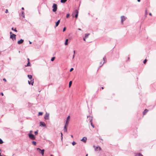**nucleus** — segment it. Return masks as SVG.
<instances>
[{
    "label": "nucleus",
    "mask_w": 156,
    "mask_h": 156,
    "mask_svg": "<svg viewBox=\"0 0 156 156\" xmlns=\"http://www.w3.org/2000/svg\"><path fill=\"white\" fill-rule=\"evenodd\" d=\"M52 8H53L52 11L54 12H56L57 9V5L55 3L53 4Z\"/></svg>",
    "instance_id": "nucleus-1"
},
{
    "label": "nucleus",
    "mask_w": 156,
    "mask_h": 156,
    "mask_svg": "<svg viewBox=\"0 0 156 156\" xmlns=\"http://www.w3.org/2000/svg\"><path fill=\"white\" fill-rule=\"evenodd\" d=\"M93 147L94 148V150L95 151H100L101 150V148L99 146H96L94 145Z\"/></svg>",
    "instance_id": "nucleus-2"
},
{
    "label": "nucleus",
    "mask_w": 156,
    "mask_h": 156,
    "mask_svg": "<svg viewBox=\"0 0 156 156\" xmlns=\"http://www.w3.org/2000/svg\"><path fill=\"white\" fill-rule=\"evenodd\" d=\"M10 38H12L13 41V38H14V40H15L16 35L15 34H12V32H10Z\"/></svg>",
    "instance_id": "nucleus-3"
},
{
    "label": "nucleus",
    "mask_w": 156,
    "mask_h": 156,
    "mask_svg": "<svg viewBox=\"0 0 156 156\" xmlns=\"http://www.w3.org/2000/svg\"><path fill=\"white\" fill-rule=\"evenodd\" d=\"M37 151H41V152L40 153H41L42 156L44 155V149H43L42 150H41L40 148H37Z\"/></svg>",
    "instance_id": "nucleus-4"
},
{
    "label": "nucleus",
    "mask_w": 156,
    "mask_h": 156,
    "mask_svg": "<svg viewBox=\"0 0 156 156\" xmlns=\"http://www.w3.org/2000/svg\"><path fill=\"white\" fill-rule=\"evenodd\" d=\"M78 11L77 10H76L73 13L72 15H73V14H74V13H76V14L75 15V17L76 18H77L78 16Z\"/></svg>",
    "instance_id": "nucleus-5"
},
{
    "label": "nucleus",
    "mask_w": 156,
    "mask_h": 156,
    "mask_svg": "<svg viewBox=\"0 0 156 156\" xmlns=\"http://www.w3.org/2000/svg\"><path fill=\"white\" fill-rule=\"evenodd\" d=\"M70 118V117L69 115L67 117V118L66 120V126H68V124L69 123V121Z\"/></svg>",
    "instance_id": "nucleus-6"
},
{
    "label": "nucleus",
    "mask_w": 156,
    "mask_h": 156,
    "mask_svg": "<svg viewBox=\"0 0 156 156\" xmlns=\"http://www.w3.org/2000/svg\"><path fill=\"white\" fill-rule=\"evenodd\" d=\"M29 138L32 140H34L35 139V137L32 134H29Z\"/></svg>",
    "instance_id": "nucleus-7"
},
{
    "label": "nucleus",
    "mask_w": 156,
    "mask_h": 156,
    "mask_svg": "<svg viewBox=\"0 0 156 156\" xmlns=\"http://www.w3.org/2000/svg\"><path fill=\"white\" fill-rule=\"evenodd\" d=\"M44 119H49V114L46 113L44 116Z\"/></svg>",
    "instance_id": "nucleus-8"
},
{
    "label": "nucleus",
    "mask_w": 156,
    "mask_h": 156,
    "mask_svg": "<svg viewBox=\"0 0 156 156\" xmlns=\"http://www.w3.org/2000/svg\"><path fill=\"white\" fill-rule=\"evenodd\" d=\"M30 80H28V83L29 84H31L32 85H33V84L34 83V79Z\"/></svg>",
    "instance_id": "nucleus-9"
},
{
    "label": "nucleus",
    "mask_w": 156,
    "mask_h": 156,
    "mask_svg": "<svg viewBox=\"0 0 156 156\" xmlns=\"http://www.w3.org/2000/svg\"><path fill=\"white\" fill-rule=\"evenodd\" d=\"M121 22L122 23H123V21L126 20V18L124 16H122L121 17Z\"/></svg>",
    "instance_id": "nucleus-10"
},
{
    "label": "nucleus",
    "mask_w": 156,
    "mask_h": 156,
    "mask_svg": "<svg viewBox=\"0 0 156 156\" xmlns=\"http://www.w3.org/2000/svg\"><path fill=\"white\" fill-rule=\"evenodd\" d=\"M40 125L41 126H46V124L44 122H40Z\"/></svg>",
    "instance_id": "nucleus-11"
},
{
    "label": "nucleus",
    "mask_w": 156,
    "mask_h": 156,
    "mask_svg": "<svg viewBox=\"0 0 156 156\" xmlns=\"http://www.w3.org/2000/svg\"><path fill=\"white\" fill-rule=\"evenodd\" d=\"M23 41L24 40L21 39L18 41V44H21L23 42Z\"/></svg>",
    "instance_id": "nucleus-12"
},
{
    "label": "nucleus",
    "mask_w": 156,
    "mask_h": 156,
    "mask_svg": "<svg viewBox=\"0 0 156 156\" xmlns=\"http://www.w3.org/2000/svg\"><path fill=\"white\" fill-rule=\"evenodd\" d=\"M87 138L86 137H83L81 140V141L85 143L86 142Z\"/></svg>",
    "instance_id": "nucleus-13"
},
{
    "label": "nucleus",
    "mask_w": 156,
    "mask_h": 156,
    "mask_svg": "<svg viewBox=\"0 0 156 156\" xmlns=\"http://www.w3.org/2000/svg\"><path fill=\"white\" fill-rule=\"evenodd\" d=\"M148 110L147 109H145L143 112V115H145L146 114V113L148 112Z\"/></svg>",
    "instance_id": "nucleus-14"
},
{
    "label": "nucleus",
    "mask_w": 156,
    "mask_h": 156,
    "mask_svg": "<svg viewBox=\"0 0 156 156\" xmlns=\"http://www.w3.org/2000/svg\"><path fill=\"white\" fill-rule=\"evenodd\" d=\"M92 119H90V122L91 125L92 126L93 128H94V125L93 124V123H92Z\"/></svg>",
    "instance_id": "nucleus-15"
},
{
    "label": "nucleus",
    "mask_w": 156,
    "mask_h": 156,
    "mask_svg": "<svg viewBox=\"0 0 156 156\" xmlns=\"http://www.w3.org/2000/svg\"><path fill=\"white\" fill-rule=\"evenodd\" d=\"M60 22V20H59L56 23L55 27H57L58 26V25H59Z\"/></svg>",
    "instance_id": "nucleus-16"
},
{
    "label": "nucleus",
    "mask_w": 156,
    "mask_h": 156,
    "mask_svg": "<svg viewBox=\"0 0 156 156\" xmlns=\"http://www.w3.org/2000/svg\"><path fill=\"white\" fill-rule=\"evenodd\" d=\"M27 76H28V77L29 78L30 80H31V79H33L32 78V75H28Z\"/></svg>",
    "instance_id": "nucleus-17"
},
{
    "label": "nucleus",
    "mask_w": 156,
    "mask_h": 156,
    "mask_svg": "<svg viewBox=\"0 0 156 156\" xmlns=\"http://www.w3.org/2000/svg\"><path fill=\"white\" fill-rule=\"evenodd\" d=\"M66 126V124H65V125L64 127V131L66 132H67V126Z\"/></svg>",
    "instance_id": "nucleus-18"
},
{
    "label": "nucleus",
    "mask_w": 156,
    "mask_h": 156,
    "mask_svg": "<svg viewBox=\"0 0 156 156\" xmlns=\"http://www.w3.org/2000/svg\"><path fill=\"white\" fill-rule=\"evenodd\" d=\"M136 156H143L142 154H141L140 153H139L136 154Z\"/></svg>",
    "instance_id": "nucleus-19"
},
{
    "label": "nucleus",
    "mask_w": 156,
    "mask_h": 156,
    "mask_svg": "<svg viewBox=\"0 0 156 156\" xmlns=\"http://www.w3.org/2000/svg\"><path fill=\"white\" fill-rule=\"evenodd\" d=\"M68 39H66V40L65 42V44L66 45H67L68 44Z\"/></svg>",
    "instance_id": "nucleus-20"
},
{
    "label": "nucleus",
    "mask_w": 156,
    "mask_h": 156,
    "mask_svg": "<svg viewBox=\"0 0 156 156\" xmlns=\"http://www.w3.org/2000/svg\"><path fill=\"white\" fill-rule=\"evenodd\" d=\"M72 84V81H70L69 83V87H70L71 86Z\"/></svg>",
    "instance_id": "nucleus-21"
},
{
    "label": "nucleus",
    "mask_w": 156,
    "mask_h": 156,
    "mask_svg": "<svg viewBox=\"0 0 156 156\" xmlns=\"http://www.w3.org/2000/svg\"><path fill=\"white\" fill-rule=\"evenodd\" d=\"M30 66V62H28V63L27 65L25 66Z\"/></svg>",
    "instance_id": "nucleus-22"
},
{
    "label": "nucleus",
    "mask_w": 156,
    "mask_h": 156,
    "mask_svg": "<svg viewBox=\"0 0 156 156\" xmlns=\"http://www.w3.org/2000/svg\"><path fill=\"white\" fill-rule=\"evenodd\" d=\"M67 0H61V3H65V2Z\"/></svg>",
    "instance_id": "nucleus-23"
},
{
    "label": "nucleus",
    "mask_w": 156,
    "mask_h": 156,
    "mask_svg": "<svg viewBox=\"0 0 156 156\" xmlns=\"http://www.w3.org/2000/svg\"><path fill=\"white\" fill-rule=\"evenodd\" d=\"M89 35V34H85V38H87Z\"/></svg>",
    "instance_id": "nucleus-24"
},
{
    "label": "nucleus",
    "mask_w": 156,
    "mask_h": 156,
    "mask_svg": "<svg viewBox=\"0 0 156 156\" xmlns=\"http://www.w3.org/2000/svg\"><path fill=\"white\" fill-rule=\"evenodd\" d=\"M32 144L34 145H36V142L35 141H33L32 142Z\"/></svg>",
    "instance_id": "nucleus-25"
},
{
    "label": "nucleus",
    "mask_w": 156,
    "mask_h": 156,
    "mask_svg": "<svg viewBox=\"0 0 156 156\" xmlns=\"http://www.w3.org/2000/svg\"><path fill=\"white\" fill-rule=\"evenodd\" d=\"M12 30H14V31H16V32H17V30H16V28H15V29H13V27H12Z\"/></svg>",
    "instance_id": "nucleus-26"
},
{
    "label": "nucleus",
    "mask_w": 156,
    "mask_h": 156,
    "mask_svg": "<svg viewBox=\"0 0 156 156\" xmlns=\"http://www.w3.org/2000/svg\"><path fill=\"white\" fill-rule=\"evenodd\" d=\"M43 112H39L38 113V115H42V114H43Z\"/></svg>",
    "instance_id": "nucleus-27"
},
{
    "label": "nucleus",
    "mask_w": 156,
    "mask_h": 156,
    "mask_svg": "<svg viewBox=\"0 0 156 156\" xmlns=\"http://www.w3.org/2000/svg\"><path fill=\"white\" fill-rule=\"evenodd\" d=\"M55 57H53L51 58V61H53L55 60Z\"/></svg>",
    "instance_id": "nucleus-28"
},
{
    "label": "nucleus",
    "mask_w": 156,
    "mask_h": 156,
    "mask_svg": "<svg viewBox=\"0 0 156 156\" xmlns=\"http://www.w3.org/2000/svg\"><path fill=\"white\" fill-rule=\"evenodd\" d=\"M69 16H70L69 14L68 13V14H67L66 16V17L67 18H68L69 17Z\"/></svg>",
    "instance_id": "nucleus-29"
},
{
    "label": "nucleus",
    "mask_w": 156,
    "mask_h": 156,
    "mask_svg": "<svg viewBox=\"0 0 156 156\" xmlns=\"http://www.w3.org/2000/svg\"><path fill=\"white\" fill-rule=\"evenodd\" d=\"M147 10H146V11H145V17H147Z\"/></svg>",
    "instance_id": "nucleus-30"
},
{
    "label": "nucleus",
    "mask_w": 156,
    "mask_h": 156,
    "mask_svg": "<svg viewBox=\"0 0 156 156\" xmlns=\"http://www.w3.org/2000/svg\"><path fill=\"white\" fill-rule=\"evenodd\" d=\"M72 145L74 146V145L75 144H76V143L74 142V141H73L72 142Z\"/></svg>",
    "instance_id": "nucleus-31"
},
{
    "label": "nucleus",
    "mask_w": 156,
    "mask_h": 156,
    "mask_svg": "<svg viewBox=\"0 0 156 156\" xmlns=\"http://www.w3.org/2000/svg\"><path fill=\"white\" fill-rule=\"evenodd\" d=\"M3 141L2 140L0 139V144H2L3 143Z\"/></svg>",
    "instance_id": "nucleus-32"
},
{
    "label": "nucleus",
    "mask_w": 156,
    "mask_h": 156,
    "mask_svg": "<svg viewBox=\"0 0 156 156\" xmlns=\"http://www.w3.org/2000/svg\"><path fill=\"white\" fill-rule=\"evenodd\" d=\"M22 17H24V15L23 14V12H22Z\"/></svg>",
    "instance_id": "nucleus-33"
},
{
    "label": "nucleus",
    "mask_w": 156,
    "mask_h": 156,
    "mask_svg": "<svg viewBox=\"0 0 156 156\" xmlns=\"http://www.w3.org/2000/svg\"><path fill=\"white\" fill-rule=\"evenodd\" d=\"M147 62V60L146 59H145V60H144V62H143L145 64H146V62Z\"/></svg>",
    "instance_id": "nucleus-34"
},
{
    "label": "nucleus",
    "mask_w": 156,
    "mask_h": 156,
    "mask_svg": "<svg viewBox=\"0 0 156 156\" xmlns=\"http://www.w3.org/2000/svg\"><path fill=\"white\" fill-rule=\"evenodd\" d=\"M34 133H35V135H37V134H38V132H37V131H36L35 132H34Z\"/></svg>",
    "instance_id": "nucleus-35"
},
{
    "label": "nucleus",
    "mask_w": 156,
    "mask_h": 156,
    "mask_svg": "<svg viewBox=\"0 0 156 156\" xmlns=\"http://www.w3.org/2000/svg\"><path fill=\"white\" fill-rule=\"evenodd\" d=\"M66 30V27H64V28L63 29V32L65 31Z\"/></svg>",
    "instance_id": "nucleus-36"
},
{
    "label": "nucleus",
    "mask_w": 156,
    "mask_h": 156,
    "mask_svg": "<svg viewBox=\"0 0 156 156\" xmlns=\"http://www.w3.org/2000/svg\"><path fill=\"white\" fill-rule=\"evenodd\" d=\"M73 70V68H71L70 69V72H71V71H72Z\"/></svg>",
    "instance_id": "nucleus-37"
},
{
    "label": "nucleus",
    "mask_w": 156,
    "mask_h": 156,
    "mask_svg": "<svg viewBox=\"0 0 156 156\" xmlns=\"http://www.w3.org/2000/svg\"><path fill=\"white\" fill-rule=\"evenodd\" d=\"M3 80L5 81V82H6V79L5 78H4L3 79Z\"/></svg>",
    "instance_id": "nucleus-38"
},
{
    "label": "nucleus",
    "mask_w": 156,
    "mask_h": 156,
    "mask_svg": "<svg viewBox=\"0 0 156 156\" xmlns=\"http://www.w3.org/2000/svg\"><path fill=\"white\" fill-rule=\"evenodd\" d=\"M61 137H62V133H61Z\"/></svg>",
    "instance_id": "nucleus-39"
},
{
    "label": "nucleus",
    "mask_w": 156,
    "mask_h": 156,
    "mask_svg": "<svg viewBox=\"0 0 156 156\" xmlns=\"http://www.w3.org/2000/svg\"><path fill=\"white\" fill-rule=\"evenodd\" d=\"M5 12V13H7L8 12V10L6 9Z\"/></svg>",
    "instance_id": "nucleus-40"
},
{
    "label": "nucleus",
    "mask_w": 156,
    "mask_h": 156,
    "mask_svg": "<svg viewBox=\"0 0 156 156\" xmlns=\"http://www.w3.org/2000/svg\"><path fill=\"white\" fill-rule=\"evenodd\" d=\"M149 15L151 16H152V14L151 13H149Z\"/></svg>",
    "instance_id": "nucleus-41"
},
{
    "label": "nucleus",
    "mask_w": 156,
    "mask_h": 156,
    "mask_svg": "<svg viewBox=\"0 0 156 156\" xmlns=\"http://www.w3.org/2000/svg\"><path fill=\"white\" fill-rule=\"evenodd\" d=\"M1 94L3 96L4 94H3L2 92L1 93Z\"/></svg>",
    "instance_id": "nucleus-42"
},
{
    "label": "nucleus",
    "mask_w": 156,
    "mask_h": 156,
    "mask_svg": "<svg viewBox=\"0 0 156 156\" xmlns=\"http://www.w3.org/2000/svg\"><path fill=\"white\" fill-rule=\"evenodd\" d=\"M74 56H75V55L73 54V58H74Z\"/></svg>",
    "instance_id": "nucleus-43"
},
{
    "label": "nucleus",
    "mask_w": 156,
    "mask_h": 156,
    "mask_svg": "<svg viewBox=\"0 0 156 156\" xmlns=\"http://www.w3.org/2000/svg\"><path fill=\"white\" fill-rule=\"evenodd\" d=\"M27 60L28 62H29V58H27Z\"/></svg>",
    "instance_id": "nucleus-44"
},
{
    "label": "nucleus",
    "mask_w": 156,
    "mask_h": 156,
    "mask_svg": "<svg viewBox=\"0 0 156 156\" xmlns=\"http://www.w3.org/2000/svg\"><path fill=\"white\" fill-rule=\"evenodd\" d=\"M85 38H85H85H83V40H84V41H86Z\"/></svg>",
    "instance_id": "nucleus-45"
},
{
    "label": "nucleus",
    "mask_w": 156,
    "mask_h": 156,
    "mask_svg": "<svg viewBox=\"0 0 156 156\" xmlns=\"http://www.w3.org/2000/svg\"><path fill=\"white\" fill-rule=\"evenodd\" d=\"M73 53H74V54H73L75 55V51H74Z\"/></svg>",
    "instance_id": "nucleus-46"
},
{
    "label": "nucleus",
    "mask_w": 156,
    "mask_h": 156,
    "mask_svg": "<svg viewBox=\"0 0 156 156\" xmlns=\"http://www.w3.org/2000/svg\"><path fill=\"white\" fill-rule=\"evenodd\" d=\"M78 30H81V29H80V28H78Z\"/></svg>",
    "instance_id": "nucleus-47"
},
{
    "label": "nucleus",
    "mask_w": 156,
    "mask_h": 156,
    "mask_svg": "<svg viewBox=\"0 0 156 156\" xmlns=\"http://www.w3.org/2000/svg\"><path fill=\"white\" fill-rule=\"evenodd\" d=\"M137 1L138 2H140V0H137Z\"/></svg>",
    "instance_id": "nucleus-48"
},
{
    "label": "nucleus",
    "mask_w": 156,
    "mask_h": 156,
    "mask_svg": "<svg viewBox=\"0 0 156 156\" xmlns=\"http://www.w3.org/2000/svg\"><path fill=\"white\" fill-rule=\"evenodd\" d=\"M104 87H101V89H104Z\"/></svg>",
    "instance_id": "nucleus-49"
},
{
    "label": "nucleus",
    "mask_w": 156,
    "mask_h": 156,
    "mask_svg": "<svg viewBox=\"0 0 156 156\" xmlns=\"http://www.w3.org/2000/svg\"><path fill=\"white\" fill-rule=\"evenodd\" d=\"M29 43L30 44H31L32 43L30 41H29Z\"/></svg>",
    "instance_id": "nucleus-50"
},
{
    "label": "nucleus",
    "mask_w": 156,
    "mask_h": 156,
    "mask_svg": "<svg viewBox=\"0 0 156 156\" xmlns=\"http://www.w3.org/2000/svg\"><path fill=\"white\" fill-rule=\"evenodd\" d=\"M22 9L23 10L24 9V8L23 7H22Z\"/></svg>",
    "instance_id": "nucleus-51"
},
{
    "label": "nucleus",
    "mask_w": 156,
    "mask_h": 156,
    "mask_svg": "<svg viewBox=\"0 0 156 156\" xmlns=\"http://www.w3.org/2000/svg\"><path fill=\"white\" fill-rule=\"evenodd\" d=\"M71 137L73 138V136L72 135H71Z\"/></svg>",
    "instance_id": "nucleus-52"
},
{
    "label": "nucleus",
    "mask_w": 156,
    "mask_h": 156,
    "mask_svg": "<svg viewBox=\"0 0 156 156\" xmlns=\"http://www.w3.org/2000/svg\"><path fill=\"white\" fill-rule=\"evenodd\" d=\"M39 153H40V152H41V151H38Z\"/></svg>",
    "instance_id": "nucleus-53"
},
{
    "label": "nucleus",
    "mask_w": 156,
    "mask_h": 156,
    "mask_svg": "<svg viewBox=\"0 0 156 156\" xmlns=\"http://www.w3.org/2000/svg\"><path fill=\"white\" fill-rule=\"evenodd\" d=\"M50 156H53V155H50Z\"/></svg>",
    "instance_id": "nucleus-54"
},
{
    "label": "nucleus",
    "mask_w": 156,
    "mask_h": 156,
    "mask_svg": "<svg viewBox=\"0 0 156 156\" xmlns=\"http://www.w3.org/2000/svg\"><path fill=\"white\" fill-rule=\"evenodd\" d=\"M88 156V154H86V156Z\"/></svg>",
    "instance_id": "nucleus-55"
},
{
    "label": "nucleus",
    "mask_w": 156,
    "mask_h": 156,
    "mask_svg": "<svg viewBox=\"0 0 156 156\" xmlns=\"http://www.w3.org/2000/svg\"><path fill=\"white\" fill-rule=\"evenodd\" d=\"M103 59H104H104H105V58H103Z\"/></svg>",
    "instance_id": "nucleus-56"
}]
</instances>
